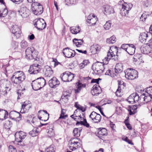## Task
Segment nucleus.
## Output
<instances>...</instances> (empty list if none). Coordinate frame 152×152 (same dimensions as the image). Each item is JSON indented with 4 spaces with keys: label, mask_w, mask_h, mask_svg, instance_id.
<instances>
[{
    "label": "nucleus",
    "mask_w": 152,
    "mask_h": 152,
    "mask_svg": "<svg viewBox=\"0 0 152 152\" xmlns=\"http://www.w3.org/2000/svg\"><path fill=\"white\" fill-rule=\"evenodd\" d=\"M25 78L24 73L21 71H18L13 74L11 77V80L13 85L16 86L22 83Z\"/></svg>",
    "instance_id": "nucleus-1"
},
{
    "label": "nucleus",
    "mask_w": 152,
    "mask_h": 152,
    "mask_svg": "<svg viewBox=\"0 0 152 152\" xmlns=\"http://www.w3.org/2000/svg\"><path fill=\"white\" fill-rule=\"evenodd\" d=\"M141 94L140 99H143L146 103L151 101L152 99V87L147 88L145 91L141 89Z\"/></svg>",
    "instance_id": "nucleus-2"
},
{
    "label": "nucleus",
    "mask_w": 152,
    "mask_h": 152,
    "mask_svg": "<svg viewBox=\"0 0 152 152\" xmlns=\"http://www.w3.org/2000/svg\"><path fill=\"white\" fill-rule=\"evenodd\" d=\"M118 52H119V50L116 47L113 46L110 47L107 53V57H106L105 59L107 61H109L111 59L116 60L118 59V55H117V53Z\"/></svg>",
    "instance_id": "nucleus-3"
},
{
    "label": "nucleus",
    "mask_w": 152,
    "mask_h": 152,
    "mask_svg": "<svg viewBox=\"0 0 152 152\" xmlns=\"http://www.w3.org/2000/svg\"><path fill=\"white\" fill-rule=\"evenodd\" d=\"M81 146L80 139L77 138H72L69 142V148L72 151H75L79 149Z\"/></svg>",
    "instance_id": "nucleus-4"
},
{
    "label": "nucleus",
    "mask_w": 152,
    "mask_h": 152,
    "mask_svg": "<svg viewBox=\"0 0 152 152\" xmlns=\"http://www.w3.org/2000/svg\"><path fill=\"white\" fill-rule=\"evenodd\" d=\"M26 57L29 59H36L37 57L38 52L33 47H28L26 50Z\"/></svg>",
    "instance_id": "nucleus-5"
},
{
    "label": "nucleus",
    "mask_w": 152,
    "mask_h": 152,
    "mask_svg": "<svg viewBox=\"0 0 152 152\" xmlns=\"http://www.w3.org/2000/svg\"><path fill=\"white\" fill-rule=\"evenodd\" d=\"M31 7L32 12L36 15H40L43 12V7L40 3L34 2L32 4Z\"/></svg>",
    "instance_id": "nucleus-6"
},
{
    "label": "nucleus",
    "mask_w": 152,
    "mask_h": 152,
    "mask_svg": "<svg viewBox=\"0 0 152 152\" xmlns=\"http://www.w3.org/2000/svg\"><path fill=\"white\" fill-rule=\"evenodd\" d=\"M126 78L130 80H133L138 77V72L135 69H128L125 71Z\"/></svg>",
    "instance_id": "nucleus-7"
},
{
    "label": "nucleus",
    "mask_w": 152,
    "mask_h": 152,
    "mask_svg": "<svg viewBox=\"0 0 152 152\" xmlns=\"http://www.w3.org/2000/svg\"><path fill=\"white\" fill-rule=\"evenodd\" d=\"M92 69L95 74L100 75L104 72V65L102 63L97 62L93 64Z\"/></svg>",
    "instance_id": "nucleus-8"
},
{
    "label": "nucleus",
    "mask_w": 152,
    "mask_h": 152,
    "mask_svg": "<svg viewBox=\"0 0 152 152\" xmlns=\"http://www.w3.org/2000/svg\"><path fill=\"white\" fill-rule=\"evenodd\" d=\"M34 25L38 30H42L46 27V23L43 19H36L34 20Z\"/></svg>",
    "instance_id": "nucleus-9"
},
{
    "label": "nucleus",
    "mask_w": 152,
    "mask_h": 152,
    "mask_svg": "<svg viewBox=\"0 0 152 152\" xmlns=\"http://www.w3.org/2000/svg\"><path fill=\"white\" fill-rule=\"evenodd\" d=\"M138 91L139 94L137 93H133L128 97L127 100L129 103L133 104L137 102L139 99L140 100L142 99H140V95H141V90Z\"/></svg>",
    "instance_id": "nucleus-10"
},
{
    "label": "nucleus",
    "mask_w": 152,
    "mask_h": 152,
    "mask_svg": "<svg viewBox=\"0 0 152 152\" xmlns=\"http://www.w3.org/2000/svg\"><path fill=\"white\" fill-rule=\"evenodd\" d=\"M38 115L40 120L45 121H47L49 118V114L45 110H39L38 112Z\"/></svg>",
    "instance_id": "nucleus-11"
},
{
    "label": "nucleus",
    "mask_w": 152,
    "mask_h": 152,
    "mask_svg": "<svg viewBox=\"0 0 152 152\" xmlns=\"http://www.w3.org/2000/svg\"><path fill=\"white\" fill-rule=\"evenodd\" d=\"M41 69V66L35 64L30 66L28 72L30 74H37L40 72Z\"/></svg>",
    "instance_id": "nucleus-12"
},
{
    "label": "nucleus",
    "mask_w": 152,
    "mask_h": 152,
    "mask_svg": "<svg viewBox=\"0 0 152 152\" xmlns=\"http://www.w3.org/2000/svg\"><path fill=\"white\" fill-rule=\"evenodd\" d=\"M63 53L65 56L68 58H71L74 57L76 53L75 50H73L68 47L64 48L63 50Z\"/></svg>",
    "instance_id": "nucleus-13"
},
{
    "label": "nucleus",
    "mask_w": 152,
    "mask_h": 152,
    "mask_svg": "<svg viewBox=\"0 0 152 152\" xmlns=\"http://www.w3.org/2000/svg\"><path fill=\"white\" fill-rule=\"evenodd\" d=\"M15 136L16 141L18 142V144L19 145L21 140L26 136V134L23 131L17 132L15 134Z\"/></svg>",
    "instance_id": "nucleus-14"
},
{
    "label": "nucleus",
    "mask_w": 152,
    "mask_h": 152,
    "mask_svg": "<svg viewBox=\"0 0 152 152\" xmlns=\"http://www.w3.org/2000/svg\"><path fill=\"white\" fill-rule=\"evenodd\" d=\"M92 122L94 123H98L100 122L102 118L101 115L94 111H93L89 115Z\"/></svg>",
    "instance_id": "nucleus-15"
},
{
    "label": "nucleus",
    "mask_w": 152,
    "mask_h": 152,
    "mask_svg": "<svg viewBox=\"0 0 152 152\" xmlns=\"http://www.w3.org/2000/svg\"><path fill=\"white\" fill-rule=\"evenodd\" d=\"M151 37H152V35L150 34L149 35L147 33L143 32L140 34L139 37V39L141 42L145 43L147 42H148V40L150 39Z\"/></svg>",
    "instance_id": "nucleus-16"
},
{
    "label": "nucleus",
    "mask_w": 152,
    "mask_h": 152,
    "mask_svg": "<svg viewBox=\"0 0 152 152\" xmlns=\"http://www.w3.org/2000/svg\"><path fill=\"white\" fill-rule=\"evenodd\" d=\"M43 71L44 74L46 77H50L52 76L53 74V71L52 68L48 65L44 67Z\"/></svg>",
    "instance_id": "nucleus-17"
},
{
    "label": "nucleus",
    "mask_w": 152,
    "mask_h": 152,
    "mask_svg": "<svg viewBox=\"0 0 152 152\" xmlns=\"http://www.w3.org/2000/svg\"><path fill=\"white\" fill-rule=\"evenodd\" d=\"M11 31L14 35V36L16 37L17 38H18L20 37L21 31L20 28L17 25H15L12 27Z\"/></svg>",
    "instance_id": "nucleus-18"
},
{
    "label": "nucleus",
    "mask_w": 152,
    "mask_h": 152,
    "mask_svg": "<svg viewBox=\"0 0 152 152\" xmlns=\"http://www.w3.org/2000/svg\"><path fill=\"white\" fill-rule=\"evenodd\" d=\"M60 83L58 79L56 77H53L48 81L49 86L51 88H55L57 87L60 84Z\"/></svg>",
    "instance_id": "nucleus-19"
},
{
    "label": "nucleus",
    "mask_w": 152,
    "mask_h": 152,
    "mask_svg": "<svg viewBox=\"0 0 152 152\" xmlns=\"http://www.w3.org/2000/svg\"><path fill=\"white\" fill-rule=\"evenodd\" d=\"M29 11V10L26 7H23L18 11V12L23 18H26L28 16Z\"/></svg>",
    "instance_id": "nucleus-20"
},
{
    "label": "nucleus",
    "mask_w": 152,
    "mask_h": 152,
    "mask_svg": "<svg viewBox=\"0 0 152 152\" xmlns=\"http://www.w3.org/2000/svg\"><path fill=\"white\" fill-rule=\"evenodd\" d=\"M103 11L105 15L110 14L114 12L113 8L108 5H104L103 6Z\"/></svg>",
    "instance_id": "nucleus-21"
},
{
    "label": "nucleus",
    "mask_w": 152,
    "mask_h": 152,
    "mask_svg": "<svg viewBox=\"0 0 152 152\" xmlns=\"http://www.w3.org/2000/svg\"><path fill=\"white\" fill-rule=\"evenodd\" d=\"M100 49V48L99 45L94 44L91 47L90 50L92 53L95 54L99 52Z\"/></svg>",
    "instance_id": "nucleus-22"
},
{
    "label": "nucleus",
    "mask_w": 152,
    "mask_h": 152,
    "mask_svg": "<svg viewBox=\"0 0 152 152\" xmlns=\"http://www.w3.org/2000/svg\"><path fill=\"white\" fill-rule=\"evenodd\" d=\"M8 115L7 111L3 110L0 109V119L3 120L7 118Z\"/></svg>",
    "instance_id": "nucleus-23"
},
{
    "label": "nucleus",
    "mask_w": 152,
    "mask_h": 152,
    "mask_svg": "<svg viewBox=\"0 0 152 152\" xmlns=\"http://www.w3.org/2000/svg\"><path fill=\"white\" fill-rule=\"evenodd\" d=\"M30 107V105L24 102L22 105L21 108L20 112L21 113H24L29 109Z\"/></svg>",
    "instance_id": "nucleus-24"
},
{
    "label": "nucleus",
    "mask_w": 152,
    "mask_h": 152,
    "mask_svg": "<svg viewBox=\"0 0 152 152\" xmlns=\"http://www.w3.org/2000/svg\"><path fill=\"white\" fill-rule=\"evenodd\" d=\"M31 86L33 89L35 91L38 90L42 88L41 86H40L36 80L32 81Z\"/></svg>",
    "instance_id": "nucleus-25"
},
{
    "label": "nucleus",
    "mask_w": 152,
    "mask_h": 152,
    "mask_svg": "<svg viewBox=\"0 0 152 152\" xmlns=\"http://www.w3.org/2000/svg\"><path fill=\"white\" fill-rule=\"evenodd\" d=\"M118 73L115 69L112 70H108L105 72L106 75H110L112 77H114L116 76Z\"/></svg>",
    "instance_id": "nucleus-26"
},
{
    "label": "nucleus",
    "mask_w": 152,
    "mask_h": 152,
    "mask_svg": "<svg viewBox=\"0 0 152 152\" xmlns=\"http://www.w3.org/2000/svg\"><path fill=\"white\" fill-rule=\"evenodd\" d=\"M71 32L73 34H76L80 32L81 29L79 26H72L70 28Z\"/></svg>",
    "instance_id": "nucleus-27"
},
{
    "label": "nucleus",
    "mask_w": 152,
    "mask_h": 152,
    "mask_svg": "<svg viewBox=\"0 0 152 152\" xmlns=\"http://www.w3.org/2000/svg\"><path fill=\"white\" fill-rule=\"evenodd\" d=\"M99 131L98 133L99 137H102L103 136H106L107 135V130L104 128H99Z\"/></svg>",
    "instance_id": "nucleus-28"
},
{
    "label": "nucleus",
    "mask_w": 152,
    "mask_h": 152,
    "mask_svg": "<svg viewBox=\"0 0 152 152\" xmlns=\"http://www.w3.org/2000/svg\"><path fill=\"white\" fill-rule=\"evenodd\" d=\"M9 115L11 117L12 116V115L14 117L17 116L19 115L18 117L16 118V120L18 121H19L21 119V115L19 112L15 111H12L10 112Z\"/></svg>",
    "instance_id": "nucleus-29"
},
{
    "label": "nucleus",
    "mask_w": 152,
    "mask_h": 152,
    "mask_svg": "<svg viewBox=\"0 0 152 152\" xmlns=\"http://www.w3.org/2000/svg\"><path fill=\"white\" fill-rule=\"evenodd\" d=\"M135 50V46L132 44L130 45L126 52L130 55H133L134 53Z\"/></svg>",
    "instance_id": "nucleus-30"
},
{
    "label": "nucleus",
    "mask_w": 152,
    "mask_h": 152,
    "mask_svg": "<svg viewBox=\"0 0 152 152\" xmlns=\"http://www.w3.org/2000/svg\"><path fill=\"white\" fill-rule=\"evenodd\" d=\"M75 86L76 87L75 89V93H77L80 92L82 87L84 86L85 87L86 85L84 84H83L80 82H78L76 83V85Z\"/></svg>",
    "instance_id": "nucleus-31"
},
{
    "label": "nucleus",
    "mask_w": 152,
    "mask_h": 152,
    "mask_svg": "<svg viewBox=\"0 0 152 152\" xmlns=\"http://www.w3.org/2000/svg\"><path fill=\"white\" fill-rule=\"evenodd\" d=\"M37 82L41 86V88L43 87L46 84L45 80L42 77H40L36 79Z\"/></svg>",
    "instance_id": "nucleus-32"
},
{
    "label": "nucleus",
    "mask_w": 152,
    "mask_h": 152,
    "mask_svg": "<svg viewBox=\"0 0 152 152\" xmlns=\"http://www.w3.org/2000/svg\"><path fill=\"white\" fill-rule=\"evenodd\" d=\"M70 72H65L61 75L60 77L61 80L64 82H68V75H69Z\"/></svg>",
    "instance_id": "nucleus-33"
},
{
    "label": "nucleus",
    "mask_w": 152,
    "mask_h": 152,
    "mask_svg": "<svg viewBox=\"0 0 152 152\" xmlns=\"http://www.w3.org/2000/svg\"><path fill=\"white\" fill-rule=\"evenodd\" d=\"M118 73L122 72L123 71V65L121 63H118L115 65V68Z\"/></svg>",
    "instance_id": "nucleus-34"
},
{
    "label": "nucleus",
    "mask_w": 152,
    "mask_h": 152,
    "mask_svg": "<svg viewBox=\"0 0 152 152\" xmlns=\"http://www.w3.org/2000/svg\"><path fill=\"white\" fill-rule=\"evenodd\" d=\"M82 129L81 127L79 128H75L74 129L73 131V133L74 136L76 137H78L80 135V131L82 130Z\"/></svg>",
    "instance_id": "nucleus-35"
},
{
    "label": "nucleus",
    "mask_w": 152,
    "mask_h": 152,
    "mask_svg": "<svg viewBox=\"0 0 152 152\" xmlns=\"http://www.w3.org/2000/svg\"><path fill=\"white\" fill-rule=\"evenodd\" d=\"M140 50L142 53L144 54H148L150 53L149 49L147 46H142Z\"/></svg>",
    "instance_id": "nucleus-36"
},
{
    "label": "nucleus",
    "mask_w": 152,
    "mask_h": 152,
    "mask_svg": "<svg viewBox=\"0 0 152 152\" xmlns=\"http://www.w3.org/2000/svg\"><path fill=\"white\" fill-rule=\"evenodd\" d=\"M116 39L115 37L113 35L110 38L107 39L106 42L110 44H113L116 42Z\"/></svg>",
    "instance_id": "nucleus-37"
},
{
    "label": "nucleus",
    "mask_w": 152,
    "mask_h": 152,
    "mask_svg": "<svg viewBox=\"0 0 152 152\" xmlns=\"http://www.w3.org/2000/svg\"><path fill=\"white\" fill-rule=\"evenodd\" d=\"M38 131H37V129H34L32 131H30L29 134L32 137H34L37 135Z\"/></svg>",
    "instance_id": "nucleus-38"
},
{
    "label": "nucleus",
    "mask_w": 152,
    "mask_h": 152,
    "mask_svg": "<svg viewBox=\"0 0 152 152\" xmlns=\"http://www.w3.org/2000/svg\"><path fill=\"white\" fill-rule=\"evenodd\" d=\"M118 89L115 92V94L118 97H120L121 96V94H120V92L121 91V86H122L121 85H120L119 83H118Z\"/></svg>",
    "instance_id": "nucleus-39"
},
{
    "label": "nucleus",
    "mask_w": 152,
    "mask_h": 152,
    "mask_svg": "<svg viewBox=\"0 0 152 152\" xmlns=\"http://www.w3.org/2000/svg\"><path fill=\"white\" fill-rule=\"evenodd\" d=\"M111 26V21L109 20L106 22L105 24L104 25V27L105 30H108L110 28Z\"/></svg>",
    "instance_id": "nucleus-40"
},
{
    "label": "nucleus",
    "mask_w": 152,
    "mask_h": 152,
    "mask_svg": "<svg viewBox=\"0 0 152 152\" xmlns=\"http://www.w3.org/2000/svg\"><path fill=\"white\" fill-rule=\"evenodd\" d=\"M129 44H124L122 45L121 47V48H119V49H118L119 50H125L126 51L128 50V45H129ZM119 53L120 52L119 51L118 52Z\"/></svg>",
    "instance_id": "nucleus-41"
},
{
    "label": "nucleus",
    "mask_w": 152,
    "mask_h": 152,
    "mask_svg": "<svg viewBox=\"0 0 152 152\" xmlns=\"http://www.w3.org/2000/svg\"><path fill=\"white\" fill-rule=\"evenodd\" d=\"M97 20V18L95 16L88 23L92 25H94L96 24Z\"/></svg>",
    "instance_id": "nucleus-42"
},
{
    "label": "nucleus",
    "mask_w": 152,
    "mask_h": 152,
    "mask_svg": "<svg viewBox=\"0 0 152 152\" xmlns=\"http://www.w3.org/2000/svg\"><path fill=\"white\" fill-rule=\"evenodd\" d=\"M46 152H55V148L53 145H51L46 149Z\"/></svg>",
    "instance_id": "nucleus-43"
},
{
    "label": "nucleus",
    "mask_w": 152,
    "mask_h": 152,
    "mask_svg": "<svg viewBox=\"0 0 152 152\" xmlns=\"http://www.w3.org/2000/svg\"><path fill=\"white\" fill-rule=\"evenodd\" d=\"M47 133L48 134V136L51 137L54 135V133L53 129L52 128H49L48 129Z\"/></svg>",
    "instance_id": "nucleus-44"
},
{
    "label": "nucleus",
    "mask_w": 152,
    "mask_h": 152,
    "mask_svg": "<svg viewBox=\"0 0 152 152\" xmlns=\"http://www.w3.org/2000/svg\"><path fill=\"white\" fill-rule=\"evenodd\" d=\"M127 3H125L124 4H123L122 5V8L121 10V11H124V13L125 14V12H126V14H127L128 12V10H127V9H126L127 7H126L127 6Z\"/></svg>",
    "instance_id": "nucleus-45"
},
{
    "label": "nucleus",
    "mask_w": 152,
    "mask_h": 152,
    "mask_svg": "<svg viewBox=\"0 0 152 152\" xmlns=\"http://www.w3.org/2000/svg\"><path fill=\"white\" fill-rule=\"evenodd\" d=\"M27 42L24 40H22L21 42V46L22 48H25L28 46Z\"/></svg>",
    "instance_id": "nucleus-46"
},
{
    "label": "nucleus",
    "mask_w": 152,
    "mask_h": 152,
    "mask_svg": "<svg viewBox=\"0 0 152 152\" xmlns=\"http://www.w3.org/2000/svg\"><path fill=\"white\" fill-rule=\"evenodd\" d=\"M9 152H17L16 148L12 145L9 146Z\"/></svg>",
    "instance_id": "nucleus-47"
},
{
    "label": "nucleus",
    "mask_w": 152,
    "mask_h": 152,
    "mask_svg": "<svg viewBox=\"0 0 152 152\" xmlns=\"http://www.w3.org/2000/svg\"><path fill=\"white\" fill-rule=\"evenodd\" d=\"M147 18V15L146 14L144 13L141 15L140 18V19L141 20L144 21Z\"/></svg>",
    "instance_id": "nucleus-48"
},
{
    "label": "nucleus",
    "mask_w": 152,
    "mask_h": 152,
    "mask_svg": "<svg viewBox=\"0 0 152 152\" xmlns=\"http://www.w3.org/2000/svg\"><path fill=\"white\" fill-rule=\"evenodd\" d=\"M74 75L70 72L69 75H68V82L71 81L74 78Z\"/></svg>",
    "instance_id": "nucleus-49"
},
{
    "label": "nucleus",
    "mask_w": 152,
    "mask_h": 152,
    "mask_svg": "<svg viewBox=\"0 0 152 152\" xmlns=\"http://www.w3.org/2000/svg\"><path fill=\"white\" fill-rule=\"evenodd\" d=\"M137 105H133L131 106L130 107V109L133 110L135 113L137 112Z\"/></svg>",
    "instance_id": "nucleus-50"
},
{
    "label": "nucleus",
    "mask_w": 152,
    "mask_h": 152,
    "mask_svg": "<svg viewBox=\"0 0 152 152\" xmlns=\"http://www.w3.org/2000/svg\"><path fill=\"white\" fill-rule=\"evenodd\" d=\"M91 92L92 95L94 96H97L100 94L98 91L97 90L93 91V90H91Z\"/></svg>",
    "instance_id": "nucleus-51"
},
{
    "label": "nucleus",
    "mask_w": 152,
    "mask_h": 152,
    "mask_svg": "<svg viewBox=\"0 0 152 152\" xmlns=\"http://www.w3.org/2000/svg\"><path fill=\"white\" fill-rule=\"evenodd\" d=\"M95 15L94 14H91L88 16L87 18V22L88 23L90 21V20H91L92 19V18H93L95 16Z\"/></svg>",
    "instance_id": "nucleus-52"
},
{
    "label": "nucleus",
    "mask_w": 152,
    "mask_h": 152,
    "mask_svg": "<svg viewBox=\"0 0 152 152\" xmlns=\"http://www.w3.org/2000/svg\"><path fill=\"white\" fill-rule=\"evenodd\" d=\"M92 89V90H93V91H96V90H97L98 91V89H99V88H100L99 86L98 85H94L93 88Z\"/></svg>",
    "instance_id": "nucleus-53"
},
{
    "label": "nucleus",
    "mask_w": 152,
    "mask_h": 152,
    "mask_svg": "<svg viewBox=\"0 0 152 152\" xmlns=\"http://www.w3.org/2000/svg\"><path fill=\"white\" fill-rule=\"evenodd\" d=\"M97 109H98L100 111V113L101 114L104 116H105V115L104 114V113L102 111V108L100 106H96L95 107Z\"/></svg>",
    "instance_id": "nucleus-54"
},
{
    "label": "nucleus",
    "mask_w": 152,
    "mask_h": 152,
    "mask_svg": "<svg viewBox=\"0 0 152 152\" xmlns=\"http://www.w3.org/2000/svg\"><path fill=\"white\" fill-rule=\"evenodd\" d=\"M77 41V47H79L83 44V41L82 39H78Z\"/></svg>",
    "instance_id": "nucleus-55"
},
{
    "label": "nucleus",
    "mask_w": 152,
    "mask_h": 152,
    "mask_svg": "<svg viewBox=\"0 0 152 152\" xmlns=\"http://www.w3.org/2000/svg\"><path fill=\"white\" fill-rule=\"evenodd\" d=\"M64 112L63 111V110L62 109L61 114L59 118V119H60L61 118H63V119L65 118V117L66 116H64Z\"/></svg>",
    "instance_id": "nucleus-56"
},
{
    "label": "nucleus",
    "mask_w": 152,
    "mask_h": 152,
    "mask_svg": "<svg viewBox=\"0 0 152 152\" xmlns=\"http://www.w3.org/2000/svg\"><path fill=\"white\" fill-rule=\"evenodd\" d=\"M127 121L126 120H125V124L126 125L127 128L129 129H130V130L132 128V127H131V126L128 123H127Z\"/></svg>",
    "instance_id": "nucleus-57"
},
{
    "label": "nucleus",
    "mask_w": 152,
    "mask_h": 152,
    "mask_svg": "<svg viewBox=\"0 0 152 152\" xmlns=\"http://www.w3.org/2000/svg\"><path fill=\"white\" fill-rule=\"evenodd\" d=\"M5 82V81L4 80H1L0 81V92L2 88L4 87V83Z\"/></svg>",
    "instance_id": "nucleus-58"
},
{
    "label": "nucleus",
    "mask_w": 152,
    "mask_h": 152,
    "mask_svg": "<svg viewBox=\"0 0 152 152\" xmlns=\"http://www.w3.org/2000/svg\"><path fill=\"white\" fill-rule=\"evenodd\" d=\"M83 119L84 121H80V122H79V121L77 122L76 123V124H83L84 123H86L87 122L86 120V119Z\"/></svg>",
    "instance_id": "nucleus-59"
},
{
    "label": "nucleus",
    "mask_w": 152,
    "mask_h": 152,
    "mask_svg": "<svg viewBox=\"0 0 152 152\" xmlns=\"http://www.w3.org/2000/svg\"><path fill=\"white\" fill-rule=\"evenodd\" d=\"M99 81V79H93V80H92L91 81V83H97L96 85H98Z\"/></svg>",
    "instance_id": "nucleus-60"
},
{
    "label": "nucleus",
    "mask_w": 152,
    "mask_h": 152,
    "mask_svg": "<svg viewBox=\"0 0 152 152\" xmlns=\"http://www.w3.org/2000/svg\"><path fill=\"white\" fill-rule=\"evenodd\" d=\"M82 63L86 66L89 63V62L88 60H85L83 61Z\"/></svg>",
    "instance_id": "nucleus-61"
},
{
    "label": "nucleus",
    "mask_w": 152,
    "mask_h": 152,
    "mask_svg": "<svg viewBox=\"0 0 152 152\" xmlns=\"http://www.w3.org/2000/svg\"><path fill=\"white\" fill-rule=\"evenodd\" d=\"M78 109L81 110L82 112H84L86 111V107H83L80 106L79 107V108H78Z\"/></svg>",
    "instance_id": "nucleus-62"
},
{
    "label": "nucleus",
    "mask_w": 152,
    "mask_h": 152,
    "mask_svg": "<svg viewBox=\"0 0 152 152\" xmlns=\"http://www.w3.org/2000/svg\"><path fill=\"white\" fill-rule=\"evenodd\" d=\"M148 2H149L147 0L146 1L142 2V4H143L144 5L146 6V7H147L148 6V5H149L148 4Z\"/></svg>",
    "instance_id": "nucleus-63"
},
{
    "label": "nucleus",
    "mask_w": 152,
    "mask_h": 152,
    "mask_svg": "<svg viewBox=\"0 0 152 152\" xmlns=\"http://www.w3.org/2000/svg\"><path fill=\"white\" fill-rule=\"evenodd\" d=\"M148 41V43H151L149 45V46L152 49V37Z\"/></svg>",
    "instance_id": "nucleus-64"
}]
</instances>
